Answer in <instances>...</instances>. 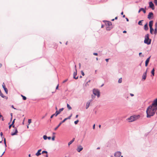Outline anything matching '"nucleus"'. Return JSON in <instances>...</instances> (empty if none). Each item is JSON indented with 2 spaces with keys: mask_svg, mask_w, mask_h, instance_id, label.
Segmentation results:
<instances>
[{
  "mask_svg": "<svg viewBox=\"0 0 157 157\" xmlns=\"http://www.w3.org/2000/svg\"><path fill=\"white\" fill-rule=\"evenodd\" d=\"M157 108L152 106V105L149 106L147 109V117L150 118L153 116L155 113Z\"/></svg>",
  "mask_w": 157,
  "mask_h": 157,
  "instance_id": "obj_1",
  "label": "nucleus"
},
{
  "mask_svg": "<svg viewBox=\"0 0 157 157\" xmlns=\"http://www.w3.org/2000/svg\"><path fill=\"white\" fill-rule=\"evenodd\" d=\"M151 39L149 38V35L148 34H146L144 36V43L147 45H149L151 44Z\"/></svg>",
  "mask_w": 157,
  "mask_h": 157,
  "instance_id": "obj_2",
  "label": "nucleus"
},
{
  "mask_svg": "<svg viewBox=\"0 0 157 157\" xmlns=\"http://www.w3.org/2000/svg\"><path fill=\"white\" fill-rule=\"evenodd\" d=\"M140 117V116L139 115H134L133 116L130 117L129 118H128V120H129V122H132L136 120Z\"/></svg>",
  "mask_w": 157,
  "mask_h": 157,
  "instance_id": "obj_3",
  "label": "nucleus"
},
{
  "mask_svg": "<svg viewBox=\"0 0 157 157\" xmlns=\"http://www.w3.org/2000/svg\"><path fill=\"white\" fill-rule=\"evenodd\" d=\"M64 108H62L59 109L58 111L56 110V111L55 113L52 114L50 117L51 118H52L53 117L55 116L56 117L58 114L60 113L63 110Z\"/></svg>",
  "mask_w": 157,
  "mask_h": 157,
  "instance_id": "obj_4",
  "label": "nucleus"
},
{
  "mask_svg": "<svg viewBox=\"0 0 157 157\" xmlns=\"http://www.w3.org/2000/svg\"><path fill=\"white\" fill-rule=\"evenodd\" d=\"M93 92L95 95L97 96L98 98L100 96V92L98 90L94 89L93 90Z\"/></svg>",
  "mask_w": 157,
  "mask_h": 157,
  "instance_id": "obj_5",
  "label": "nucleus"
},
{
  "mask_svg": "<svg viewBox=\"0 0 157 157\" xmlns=\"http://www.w3.org/2000/svg\"><path fill=\"white\" fill-rule=\"evenodd\" d=\"M154 17V14L153 13L151 12L149 13L147 16V18L149 20L152 19Z\"/></svg>",
  "mask_w": 157,
  "mask_h": 157,
  "instance_id": "obj_6",
  "label": "nucleus"
},
{
  "mask_svg": "<svg viewBox=\"0 0 157 157\" xmlns=\"http://www.w3.org/2000/svg\"><path fill=\"white\" fill-rule=\"evenodd\" d=\"M151 105H152V106L153 107L157 108V98L153 101Z\"/></svg>",
  "mask_w": 157,
  "mask_h": 157,
  "instance_id": "obj_7",
  "label": "nucleus"
},
{
  "mask_svg": "<svg viewBox=\"0 0 157 157\" xmlns=\"http://www.w3.org/2000/svg\"><path fill=\"white\" fill-rule=\"evenodd\" d=\"M149 7L151 8L152 10L155 9L154 5L152 2H149Z\"/></svg>",
  "mask_w": 157,
  "mask_h": 157,
  "instance_id": "obj_8",
  "label": "nucleus"
},
{
  "mask_svg": "<svg viewBox=\"0 0 157 157\" xmlns=\"http://www.w3.org/2000/svg\"><path fill=\"white\" fill-rule=\"evenodd\" d=\"M83 149V148L82 146L81 145H79L78 146L76 150L78 152H79L82 150Z\"/></svg>",
  "mask_w": 157,
  "mask_h": 157,
  "instance_id": "obj_9",
  "label": "nucleus"
},
{
  "mask_svg": "<svg viewBox=\"0 0 157 157\" xmlns=\"http://www.w3.org/2000/svg\"><path fill=\"white\" fill-rule=\"evenodd\" d=\"M121 155V153L120 151H117L114 154V156L115 157H120Z\"/></svg>",
  "mask_w": 157,
  "mask_h": 157,
  "instance_id": "obj_10",
  "label": "nucleus"
},
{
  "mask_svg": "<svg viewBox=\"0 0 157 157\" xmlns=\"http://www.w3.org/2000/svg\"><path fill=\"white\" fill-rule=\"evenodd\" d=\"M92 101V99L88 101L87 102L86 105V109H87L89 107L90 102Z\"/></svg>",
  "mask_w": 157,
  "mask_h": 157,
  "instance_id": "obj_11",
  "label": "nucleus"
},
{
  "mask_svg": "<svg viewBox=\"0 0 157 157\" xmlns=\"http://www.w3.org/2000/svg\"><path fill=\"white\" fill-rule=\"evenodd\" d=\"M2 86L6 94H7L8 90L6 88L5 84L4 82L3 83Z\"/></svg>",
  "mask_w": 157,
  "mask_h": 157,
  "instance_id": "obj_12",
  "label": "nucleus"
},
{
  "mask_svg": "<svg viewBox=\"0 0 157 157\" xmlns=\"http://www.w3.org/2000/svg\"><path fill=\"white\" fill-rule=\"evenodd\" d=\"M147 75L146 74V73H144L142 75V80L143 81H144L146 78Z\"/></svg>",
  "mask_w": 157,
  "mask_h": 157,
  "instance_id": "obj_13",
  "label": "nucleus"
},
{
  "mask_svg": "<svg viewBox=\"0 0 157 157\" xmlns=\"http://www.w3.org/2000/svg\"><path fill=\"white\" fill-rule=\"evenodd\" d=\"M77 74V69H76L75 72L73 74V78L75 79H77L78 78V76H77V77H76V75Z\"/></svg>",
  "mask_w": 157,
  "mask_h": 157,
  "instance_id": "obj_14",
  "label": "nucleus"
},
{
  "mask_svg": "<svg viewBox=\"0 0 157 157\" xmlns=\"http://www.w3.org/2000/svg\"><path fill=\"white\" fill-rule=\"evenodd\" d=\"M154 33L155 34V35H156L157 34V22H156L155 24Z\"/></svg>",
  "mask_w": 157,
  "mask_h": 157,
  "instance_id": "obj_15",
  "label": "nucleus"
},
{
  "mask_svg": "<svg viewBox=\"0 0 157 157\" xmlns=\"http://www.w3.org/2000/svg\"><path fill=\"white\" fill-rule=\"evenodd\" d=\"M65 121H64L63 120L62 121H61L59 123V125L57 126V127H56V128H55L54 129V130H56L57 128L60 126V125L63 123V122H64Z\"/></svg>",
  "mask_w": 157,
  "mask_h": 157,
  "instance_id": "obj_16",
  "label": "nucleus"
},
{
  "mask_svg": "<svg viewBox=\"0 0 157 157\" xmlns=\"http://www.w3.org/2000/svg\"><path fill=\"white\" fill-rule=\"evenodd\" d=\"M14 129H15V132H13H13H12V133H11V135L12 136H14V135H16L17 134L18 132L17 129V128H15Z\"/></svg>",
  "mask_w": 157,
  "mask_h": 157,
  "instance_id": "obj_17",
  "label": "nucleus"
},
{
  "mask_svg": "<svg viewBox=\"0 0 157 157\" xmlns=\"http://www.w3.org/2000/svg\"><path fill=\"white\" fill-rule=\"evenodd\" d=\"M105 25L106 26H111L112 25L111 22L109 21H106L105 23Z\"/></svg>",
  "mask_w": 157,
  "mask_h": 157,
  "instance_id": "obj_18",
  "label": "nucleus"
},
{
  "mask_svg": "<svg viewBox=\"0 0 157 157\" xmlns=\"http://www.w3.org/2000/svg\"><path fill=\"white\" fill-rule=\"evenodd\" d=\"M151 56H150L149 57H148L146 60L145 61V65L146 67H147L148 64L149 63V61L150 59V58Z\"/></svg>",
  "mask_w": 157,
  "mask_h": 157,
  "instance_id": "obj_19",
  "label": "nucleus"
},
{
  "mask_svg": "<svg viewBox=\"0 0 157 157\" xmlns=\"http://www.w3.org/2000/svg\"><path fill=\"white\" fill-rule=\"evenodd\" d=\"M153 22V21L152 20L150 21V22H149V25L150 28H152Z\"/></svg>",
  "mask_w": 157,
  "mask_h": 157,
  "instance_id": "obj_20",
  "label": "nucleus"
},
{
  "mask_svg": "<svg viewBox=\"0 0 157 157\" xmlns=\"http://www.w3.org/2000/svg\"><path fill=\"white\" fill-rule=\"evenodd\" d=\"M144 29L146 31H147L148 29V24L147 23L145 25L144 27Z\"/></svg>",
  "mask_w": 157,
  "mask_h": 157,
  "instance_id": "obj_21",
  "label": "nucleus"
},
{
  "mask_svg": "<svg viewBox=\"0 0 157 157\" xmlns=\"http://www.w3.org/2000/svg\"><path fill=\"white\" fill-rule=\"evenodd\" d=\"M41 149H40L38 150L36 154V155L37 156H38L41 155V153L40 152L41 151Z\"/></svg>",
  "mask_w": 157,
  "mask_h": 157,
  "instance_id": "obj_22",
  "label": "nucleus"
},
{
  "mask_svg": "<svg viewBox=\"0 0 157 157\" xmlns=\"http://www.w3.org/2000/svg\"><path fill=\"white\" fill-rule=\"evenodd\" d=\"M112 28V25H111V26H106V30H107L109 31Z\"/></svg>",
  "mask_w": 157,
  "mask_h": 157,
  "instance_id": "obj_23",
  "label": "nucleus"
},
{
  "mask_svg": "<svg viewBox=\"0 0 157 157\" xmlns=\"http://www.w3.org/2000/svg\"><path fill=\"white\" fill-rule=\"evenodd\" d=\"M141 11H142L144 13H146V10L143 8H141L138 11V13H139Z\"/></svg>",
  "mask_w": 157,
  "mask_h": 157,
  "instance_id": "obj_24",
  "label": "nucleus"
},
{
  "mask_svg": "<svg viewBox=\"0 0 157 157\" xmlns=\"http://www.w3.org/2000/svg\"><path fill=\"white\" fill-rule=\"evenodd\" d=\"M75 138H74L72 139V140H71L68 143V146H70L71 144H72V143L75 141Z\"/></svg>",
  "mask_w": 157,
  "mask_h": 157,
  "instance_id": "obj_25",
  "label": "nucleus"
},
{
  "mask_svg": "<svg viewBox=\"0 0 157 157\" xmlns=\"http://www.w3.org/2000/svg\"><path fill=\"white\" fill-rule=\"evenodd\" d=\"M72 116V114H71V115L69 116L68 117L66 118H65L63 120L64 121H65L66 120H68V119H71V117Z\"/></svg>",
  "mask_w": 157,
  "mask_h": 157,
  "instance_id": "obj_26",
  "label": "nucleus"
},
{
  "mask_svg": "<svg viewBox=\"0 0 157 157\" xmlns=\"http://www.w3.org/2000/svg\"><path fill=\"white\" fill-rule=\"evenodd\" d=\"M151 73L153 76H154L155 75V69L154 68H153V69L151 71Z\"/></svg>",
  "mask_w": 157,
  "mask_h": 157,
  "instance_id": "obj_27",
  "label": "nucleus"
},
{
  "mask_svg": "<svg viewBox=\"0 0 157 157\" xmlns=\"http://www.w3.org/2000/svg\"><path fill=\"white\" fill-rule=\"evenodd\" d=\"M150 33L152 34H153V31H154V29L153 28H150Z\"/></svg>",
  "mask_w": 157,
  "mask_h": 157,
  "instance_id": "obj_28",
  "label": "nucleus"
},
{
  "mask_svg": "<svg viewBox=\"0 0 157 157\" xmlns=\"http://www.w3.org/2000/svg\"><path fill=\"white\" fill-rule=\"evenodd\" d=\"M67 107L69 110H71L72 109L71 107L68 104H67Z\"/></svg>",
  "mask_w": 157,
  "mask_h": 157,
  "instance_id": "obj_29",
  "label": "nucleus"
},
{
  "mask_svg": "<svg viewBox=\"0 0 157 157\" xmlns=\"http://www.w3.org/2000/svg\"><path fill=\"white\" fill-rule=\"evenodd\" d=\"M143 21V20H141V21H139L138 23V25H142V22Z\"/></svg>",
  "mask_w": 157,
  "mask_h": 157,
  "instance_id": "obj_30",
  "label": "nucleus"
},
{
  "mask_svg": "<svg viewBox=\"0 0 157 157\" xmlns=\"http://www.w3.org/2000/svg\"><path fill=\"white\" fill-rule=\"evenodd\" d=\"M122 82V78H120L118 80V82L119 83H121Z\"/></svg>",
  "mask_w": 157,
  "mask_h": 157,
  "instance_id": "obj_31",
  "label": "nucleus"
},
{
  "mask_svg": "<svg viewBox=\"0 0 157 157\" xmlns=\"http://www.w3.org/2000/svg\"><path fill=\"white\" fill-rule=\"evenodd\" d=\"M43 137L44 140H46L47 139V136L46 135H44Z\"/></svg>",
  "mask_w": 157,
  "mask_h": 157,
  "instance_id": "obj_32",
  "label": "nucleus"
},
{
  "mask_svg": "<svg viewBox=\"0 0 157 157\" xmlns=\"http://www.w3.org/2000/svg\"><path fill=\"white\" fill-rule=\"evenodd\" d=\"M28 122L29 124L31 123V119H29L28 120Z\"/></svg>",
  "mask_w": 157,
  "mask_h": 157,
  "instance_id": "obj_33",
  "label": "nucleus"
},
{
  "mask_svg": "<svg viewBox=\"0 0 157 157\" xmlns=\"http://www.w3.org/2000/svg\"><path fill=\"white\" fill-rule=\"evenodd\" d=\"M48 153V152L46 151H42V154H44V153H46L47 154Z\"/></svg>",
  "mask_w": 157,
  "mask_h": 157,
  "instance_id": "obj_34",
  "label": "nucleus"
},
{
  "mask_svg": "<svg viewBox=\"0 0 157 157\" xmlns=\"http://www.w3.org/2000/svg\"><path fill=\"white\" fill-rule=\"evenodd\" d=\"M79 121L78 120H77L76 121H75L74 122V123L75 124H77V123H78V122Z\"/></svg>",
  "mask_w": 157,
  "mask_h": 157,
  "instance_id": "obj_35",
  "label": "nucleus"
},
{
  "mask_svg": "<svg viewBox=\"0 0 157 157\" xmlns=\"http://www.w3.org/2000/svg\"><path fill=\"white\" fill-rule=\"evenodd\" d=\"M22 98H23V99L24 100H25L26 99V97L25 96L23 97Z\"/></svg>",
  "mask_w": 157,
  "mask_h": 157,
  "instance_id": "obj_36",
  "label": "nucleus"
},
{
  "mask_svg": "<svg viewBox=\"0 0 157 157\" xmlns=\"http://www.w3.org/2000/svg\"><path fill=\"white\" fill-rule=\"evenodd\" d=\"M55 136H53L52 137V140H53V141H54L55 140Z\"/></svg>",
  "mask_w": 157,
  "mask_h": 157,
  "instance_id": "obj_37",
  "label": "nucleus"
},
{
  "mask_svg": "<svg viewBox=\"0 0 157 157\" xmlns=\"http://www.w3.org/2000/svg\"><path fill=\"white\" fill-rule=\"evenodd\" d=\"M0 135H1V137L2 138H3V133L2 132H1L0 133Z\"/></svg>",
  "mask_w": 157,
  "mask_h": 157,
  "instance_id": "obj_38",
  "label": "nucleus"
},
{
  "mask_svg": "<svg viewBox=\"0 0 157 157\" xmlns=\"http://www.w3.org/2000/svg\"><path fill=\"white\" fill-rule=\"evenodd\" d=\"M81 74L82 75H83V76H84V75H85V74L83 72V71H81Z\"/></svg>",
  "mask_w": 157,
  "mask_h": 157,
  "instance_id": "obj_39",
  "label": "nucleus"
},
{
  "mask_svg": "<svg viewBox=\"0 0 157 157\" xmlns=\"http://www.w3.org/2000/svg\"><path fill=\"white\" fill-rule=\"evenodd\" d=\"M90 82V80H89V81H88L86 82V85H89V84H88V83L89 82Z\"/></svg>",
  "mask_w": 157,
  "mask_h": 157,
  "instance_id": "obj_40",
  "label": "nucleus"
},
{
  "mask_svg": "<svg viewBox=\"0 0 157 157\" xmlns=\"http://www.w3.org/2000/svg\"><path fill=\"white\" fill-rule=\"evenodd\" d=\"M154 2L156 5H157V0L154 1Z\"/></svg>",
  "mask_w": 157,
  "mask_h": 157,
  "instance_id": "obj_41",
  "label": "nucleus"
},
{
  "mask_svg": "<svg viewBox=\"0 0 157 157\" xmlns=\"http://www.w3.org/2000/svg\"><path fill=\"white\" fill-rule=\"evenodd\" d=\"M91 97L93 99H94L95 98V96L92 95L91 96Z\"/></svg>",
  "mask_w": 157,
  "mask_h": 157,
  "instance_id": "obj_42",
  "label": "nucleus"
},
{
  "mask_svg": "<svg viewBox=\"0 0 157 157\" xmlns=\"http://www.w3.org/2000/svg\"><path fill=\"white\" fill-rule=\"evenodd\" d=\"M15 120V119H14L13 120V121H12V125H13L14 124Z\"/></svg>",
  "mask_w": 157,
  "mask_h": 157,
  "instance_id": "obj_43",
  "label": "nucleus"
},
{
  "mask_svg": "<svg viewBox=\"0 0 157 157\" xmlns=\"http://www.w3.org/2000/svg\"><path fill=\"white\" fill-rule=\"evenodd\" d=\"M67 80H68V79H66L65 80H64V81L63 82V83H65V82H66L67 81Z\"/></svg>",
  "mask_w": 157,
  "mask_h": 157,
  "instance_id": "obj_44",
  "label": "nucleus"
},
{
  "mask_svg": "<svg viewBox=\"0 0 157 157\" xmlns=\"http://www.w3.org/2000/svg\"><path fill=\"white\" fill-rule=\"evenodd\" d=\"M93 55L95 56H97L98 55V54L97 53H93Z\"/></svg>",
  "mask_w": 157,
  "mask_h": 157,
  "instance_id": "obj_45",
  "label": "nucleus"
},
{
  "mask_svg": "<svg viewBox=\"0 0 157 157\" xmlns=\"http://www.w3.org/2000/svg\"><path fill=\"white\" fill-rule=\"evenodd\" d=\"M93 129H95V124H94L93 125Z\"/></svg>",
  "mask_w": 157,
  "mask_h": 157,
  "instance_id": "obj_46",
  "label": "nucleus"
},
{
  "mask_svg": "<svg viewBox=\"0 0 157 157\" xmlns=\"http://www.w3.org/2000/svg\"><path fill=\"white\" fill-rule=\"evenodd\" d=\"M10 115H11V121L12 120V115H13L12 113H10Z\"/></svg>",
  "mask_w": 157,
  "mask_h": 157,
  "instance_id": "obj_47",
  "label": "nucleus"
},
{
  "mask_svg": "<svg viewBox=\"0 0 157 157\" xmlns=\"http://www.w3.org/2000/svg\"><path fill=\"white\" fill-rule=\"evenodd\" d=\"M13 125H12V124L10 125L9 127V129H10L11 127V126H12Z\"/></svg>",
  "mask_w": 157,
  "mask_h": 157,
  "instance_id": "obj_48",
  "label": "nucleus"
},
{
  "mask_svg": "<svg viewBox=\"0 0 157 157\" xmlns=\"http://www.w3.org/2000/svg\"><path fill=\"white\" fill-rule=\"evenodd\" d=\"M47 138L49 140H50L51 139V137L50 136H49V137H47Z\"/></svg>",
  "mask_w": 157,
  "mask_h": 157,
  "instance_id": "obj_49",
  "label": "nucleus"
},
{
  "mask_svg": "<svg viewBox=\"0 0 157 157\" xmlns=\"http://www.w3.org/2000/svg\"><path fill=\"white\" fill-rule=\"evenodd\" d=\"M130 95L132 97L134 95L133 94L131 93L130 94Z\"/></svg>",
  "mask_w": 157,
  "mask_h": 157,
  "instance_id": "obj_50",
  "label": "nucleus"
},
{
  "mask_svg": "<svg viewBox=\"0 0 157 157\" xmlns=\"http://www.w3.org/2000/svg\"><path fill=\"white\" fill-rule=\"evenodd\" d=\"M109 59H105V61L107 62H108L109 61Z\"/></svg>",
  "mask_w": 157,
  "mask_h": 157,
  "instance_id": "obj_51",
  "label": "nucleus"
},
{
  "mask_svg": "<svg viewBox=\"0 0 157 157\" xmlns=\"http://www.w3.org/2000/svg\"><path fill=\"white\" fill-rule=\"evenodd\" d=\"M4 143H6V139L5 138H4Z\"/></svg>",
  "mask_w": 157,
  "mask_h": 157,
  "instance_id": "obj_52",
  "label": "nucleus"
},
{
  "mask_svg": "<svg viewBox=\"0 0 157 157\" xmlns=\"http://www.w3.org/2000/svg\"><path fill=\"white\" fill-rule=\"evenodd\" d=\"M78 65H79V68H80V67H81V64L80 63H79Z\"/></svg>",
  "mask_w": 157,
  "mask_h": 157,
  "instance_id": "obj_53",
  "label": "nucleus"
},
{
  "mask_svg": "<svg viewBox=\"0 0 157 157\" xmlns=\"http://www.w3.org/2000/svg\"><path fill=\"white\" fill-rule=\"evenodd\" d=\"M126 21H129V20H128V19L127 18H126Z\"/></svg>",
  "mask_w": 157,
  "mask_h": 157,
  "instance_id": "obj_54",
  "label": "nucleus"
},
{
  "mask_svg": "<svg viewBox=\"0 0 157 157\" xmlns=\"http://www.w3.org/2000/svg\"><path fill=\"white\" fill-rule=\"evenodd\" d=\"M58 86H59V85H58L57 86H56V89H58Z\"/></svg>",
  "mask_w": 157,
  "mask_h": 157,
  "instance_id": "obj_55",
  "label": "nucleus"
},
{
  "mask_svg": "<svg viewBox=\"0 0 157 157\" xmlns=\"http://www.w3.org/2000/svg\"><path fill=\"white\" fill-rule=\"evenodd\" d=\"M12 108H13L14 109H16V108H14V106H13V105H12Z\"/></svg>",
  "mask_w": 157,
  "mask_h": 157,
  "instance_id": "obj_56",
  "label": "nucleus"
},
{
  "mask_svg": "<svg viewBox=\"0 0 157 157\" xmlns=\"http://www.w3.org/2000/svg\"><path fill=\"white\" fill-rule=\"evenodd\" d=\"M47 115V114H46V115H45V116H44L43 117H42V119H43V118H44L45 117V116Z\"/></svg>",
  "mask_w": 157,
  "mask_h": 157,
  "instance_id": "obj_57",
  "label": "nucleus"
},
{
  "mask_svg": "<svg viewBox=\"0 0 157 157\" xmlns=\"http://www.w3.org/2000/svg\"><path fill=\"white\" fill-rule=\"evenodd\" d=\"M24 121H25V119H24L22 123V124L23 125L24 124Z\"/></svg>",
  "mask_w": 157,
  "mask_h": 157,
  "instance_id": "obj_58",
  "label": "nucleus"
},
{
  "mask_svg": "<svg viewBox=\"0 0 157 157\" xmlns=\"http://www.w3.org/2000/svg\"><path fill=\"white\" fill-rule=\"evenodd\" d=\"M5 152V151H4L3 152V153H2V155H1V156L0 157H1L3 155V154H4Z\"/></svg>",
  "mask_w": 157,
  "mask_h": 157,
  "instance_id": "obj_59",
  "label": "nucleus"
},
{
  "mask_svg": "<svg viewBox=\"0 0 157 157\" xmlns=\"http://www.w3.org/2000/svg\"><path fill=\"white\" fill-rule=\"evenodd\" d=\"M142 54V53L141 52H140L139 53V55L140 56Z\"/></svg>",
  "mask_w": 157,
  "mask_h": 157,
  "instance_id": "obj_60",
  "label": "nucleus"
},
{
  "mask_svg": "<svg viewBox=\"0 0 157 157\" xmlns=\"http://www.w3.org/2000/svg\"><path fill=\"white\" fill-rule=\"evenodd\" d=\"M5 144V146L6 147L7 146L6 144V142L4 143Z\"/></svg>",
  "mask_w": 157,
  "mask_h": 157,
  "instance_id": "obj_61",
  "label": "nucleus"
},
{
  "mask_svg": "<svg viewBox=\"0 0 157 157\" xmlns=\"http://www.w3.org/2000/svg\"><path fill=\"white\" fill-rule=\"evenodd\" d=\"M126 32H126V31H123V33H126Z\"/></svg>",
  "mask_w": 157,
  "mask_h": 157,
  "instance_id": "obj_62",
  "label": "nucleus"
},
{
  "mask_svg": "<svg viewBox=\"0 0 157 157\" xmlns=\"http://www.w3.org/2000/svg\"><path fill=\"white\" fill-rule=\"evenodd\" d=\"M78 115H76V117H76V118H77V117H78Z\"/></svg>",
  "mask_w": 157,
  "mask_h": 157,
  "instance_id": "obj_63",
  "label": "nucleus"
},
{
  "mask_svg": "<svg viewBox=\"0 0 157 157\" xmlns=\"http://www.w3.org/2000/svg\"><path fill=\"white\" fill-rule=\"evenodd\" d=\"M45 157H48V154H47L46 155V156Z\"/></svg>",
  "mask_w": 157,
  "mask_h": 157,
  "instance_id": "obj_64",
  "label": "nucleus"
}]
</instances>
